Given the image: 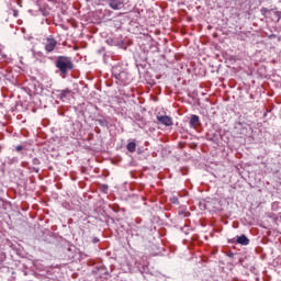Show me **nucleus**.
I'll list each match as a JSON object with an SVG mask.
<instances>
[{
  "label": "nucleus",
  "instance_id": "obj_2",
  "mask_svg": "<svg viewBox=\"0 0 281 281\" xmlns=\"http://www.w3.org/2000/svg\"><path fill=\"white\" fill-rule=\"evenodd\" d=\"M113 76L117 80L119 85H126L128 80H131V77L128 76V72L126 71H117V68L113 69Z\"/></svg>",
  "mask_w": 281,
  "mask_h": 281
},
{
  "label": "nucleus",
  "instance_id": "obj_11",
  "mask_svg": "<svg viewBox=\"0 0 281 281\" xmlns=\"http://www.w3.org/2000/svg\"><path fill=\"white\" fill-rule=\"evenodd\" d=\"M15 149L19 151L23 150V147L22 146H16Z\"/></svg>",
  "mask_w": 281,
  "mask_h": 281
},
{
  "label": "nucleus",
  "instance_id": "obj_6",
  "mask_svg": "<svg viewBox=\"0 0 281 281\" xmlns=\"http://www.w3.org/2000/svg\"><path fill=\"white\" fill-rule=\"evenodd\" d=\"M108 1H109V5H110V8H112V10L120 9V2H117V0H108Z\"/></svg>",
  "mask_w": 281,
  "mask_h": 281
},
{
  "label": "nucleus",
  "instance_id": "obj_9",
  "mask_svg": "<svg viewBox=\"0 0 281 281\" xmlns=\"http://www.w3.org/2000/svg\"><path fill=\"white\" fill-rule=\"evenodd\" d=\"M33 164H34L35 166H38V164H41V160H38V158H34V159H33Z\"/></svg>",
  "mask_w": 281,
  "mask_h": 281
},
{
  "label": "nucleus",
  "instance_id": "obj_10",
  "mask_svg": "<svg viewBox=\"0 0 281 281\" xmlns=\"http://www.w3.org/2000/svg\"><path fill=\"white\" fill-rule=\"evenodd\" d=\"M67 93H69V90L63 91L61 92V98H65V95H67Z\"/></svg>",
  "mask_w": 281,
  "mask_h": 281
},
{
  "label": "nucleus",
  "instance_id": "obj_7",
  "mask_svg": "<svg viewBox=\"0 0 281 281\" xmlns=\"http://www.w3.org/2000/svg\"><path fill=\"white\" fill-rule=\"evenodd\" d=\"M126 148L128 153H135V150L137 149V144H135V142H131L127 144Z\"/></svg>",
  "mask_w": 281,
  "mask_h": 281
},
{
  "label": "nucleus",
  "instance_id": "obj_3",
  "mask_svg": "<svg viewBox=\"0 0 281 281\" xmlns=\"http://www.w3.org/2000/svg\"><path fill=\"white\" fill-rule=\"evenodd\" d=\"M56 45H58V42H56V40L53 37H48L45 41V50L48 53L54 52V49H56Z\"/></svg>",
  "mask_w": 281,
  "mask_h": 281
},
{
  "label": "nucleus",
  "instance_id": "obj_5",
  "mask_svg": "<svg viewBox=\"0 0 281 281\" xmlns=\"http://www.w3.org/2000/svg\"><path fill=\"white\" fill-rule=\"evenodd\" d=\"M237 243L239 245H249V238H247L245 235H241L237 238Z\"/></svg>",
  "mask_w": 281,
  "mask_h": 281
},
{
  "label": "nucleus",
  "instance_id": "obj_8",
  "mask_svg": "<svg viewBox=\"0 0 281 281\" xmlns=\"http://www.w3.org/2000/svg\"><path fill=\"white\" fill-rule=\"evenodd\" d=\"M190 124H191V126H199V116L192 115L190 119Z\"/></svg>",
  "mask_w": 281,
  "mask_h": 281
},
{
  "label": "nucleus",
  "instance_id": "obj_1",
  "mask_svg": "<svg viewBox=\"0 0 281 281\" xmlns=\"http://www.w3.org/2000/svg\"><path fill=\"white\" fill-rule=\"evenodd\" d=\"M56 67L59 69L60 74L65 76L67 71L74 69V61H71L69 57L59 56L56 60Z\"/></svg>",
  "mask_w": 281,
  "mask_h": 281
},
{
  "label": "nucleus",
  "instance_id": "obj_4",
  "mask_svg": "<svg viewBox=\"0 0 281 281\" xmlns=\"http://www.w3.org/2000/svg\"><path fill=\"white\" fill-rule=\"evenodd\" d=\"M157 121L164 126H172V117L168 115H158Z\"/></svg>",
  "mask_w": 281,
  "mask_h": 281
}]
</instances>
